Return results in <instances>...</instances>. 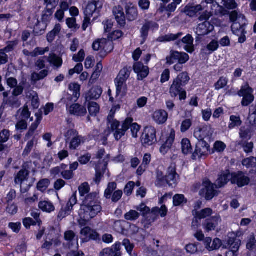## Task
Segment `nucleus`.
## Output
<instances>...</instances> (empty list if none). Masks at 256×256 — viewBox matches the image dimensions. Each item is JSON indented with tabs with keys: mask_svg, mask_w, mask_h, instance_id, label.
I'll list each match as a JSON object with an SVG mask.
<instances>
[{
	"mask_svg": "<svg viewBox=\"0 0 256 256\" xmlns=\"http://www.w3.org/2000/svg\"><path fill=\"white\" fill-rule=\"evenodd\" d=\"M114 112L111 110L107 118V121L110 124L111 130L114 131V136L116 140H120L124 135L126 132L130 128L134 138L138 136L137 134L140 130V126L136 123H132L133 119L128 118L123 122L122 128H120V122L114 119Z\"/></svg>",
	"mask_w": 256,
	"mask_h": 256,
	"instance_id": "1",
	"label": "nucleus"
},
{
	"mask_svg": "<svg viewBox=\"0 0 256 256\" xmlns=\"http://www.w3.org/2000/svg\"><path fill=\"white\" fill-rule=\"evenodd\" d=\"M102 206L96 192L86 196L81 206L80 215L86 220L94 218L102 210Z\"/></svg>",
	"mask_w": 256,
	"mask_h": 256,
	"instance_id": "2",
	"label": "nucleus"
},
{
	"mask_svg": "<svg viewBox=\"0 0 256 256\" xmlns=\"http://www.w3.org/2000/svg\"><path fill=\"white\" fill-rule=\"evenodd\" d=\"M190 80V76L186 72H183L179 74L174 80L170 88V93L171 96L176 97L183 90L182 87L188 84Z\"/></svg>",
	"mask_w": 256,
	"mask_h": 256,
	"instance_id": "3",
	"label": "nucleus"
},
{
	"mask_svg": "<svg viewBox=\"0 0 256 256\" xmlns=\"http://www.w3.org/2000/svg\"><path fill=\"white\" fill-rule=\"evenodd\" d=\"M238 18V13L236 11L232 12L230 14V20L233 22L232 26V30L234 34L238 37V42L244 43L246 40L244 26L240 25V23L236 22Z\"/></svg>",
	"mask_w": 256,
	"mask_h": 256,
	"instance_id": "4",
	"label": "nucleus"
},
{
	"mask_svg": "<svg viewBox=\"0 0 256 256\" xmlns=\"http://www.w3.org/2000/svg\"><path fill=\"white\" fill-rule=\"evenodd\" d=\"M66 139V144L70 142V149L74 150L78 147L82 142H84L83 138L78 134V132L74 129H71L66 132L64 135Z\"/></svg>",
	"mask_w": 256,
	"mask_h": 256,
	"instance_id": "5",
	"label": "nucleus"
},
{
	"mask_svg": "<svg viewBox=\"0 0 256 256\" xmlns=\"http://www.w3.org/2000/svg\"><path fill=\"white\" fill-rule=\"evenodd\" d=\"M216 188V184L214 185L209 180H206L202 182L200 194L204 196L206 200H211L218 194V192L215 190Z\"/></svg>",
	"mask_w": 256,
	"mask_h": 256,
	"instance_id": "6",
	"label": "nucleus"
},
{
	"mask_svg": "<svg viewBox=\"0 0 256 256\" xmlns=\"http://www.w3.org/2000/svg\"><path fill=\"white\" fill-rule=\"evenodd\" d=\"M227 246L224 247L226 248H230L228 252H232L234 254H238L241 244L240 240L237 238V234L234 232H231L228 234L226 240Z\"/></svg>",
	"mask_w": 256,
	"mask_h": 256,
	"instance_id": "7",
	"label": "nucleus"
},
{
	"mask_svg": "<svg viewBox=\"0 0 256 256\" xmlns=\"http://www.w3.org/2000/svg\"><path fill=\"white\" fill-rule=\"evenodd\" d=\"M117 184L114 182H110L108 185L106 189L105 190L104 196V197L109 199L112 198V200L114 202H118L122 196V192L121 190L115 191L112 194V192L116 189Z\"/></svg>",
	"mask_w": 256,
	"mask_h": 256,
	"instance_id": "8",
	"label": "nucleus"
},
{
	"mask_svg": "<svg viewBox=\"0 0 256 256\" xmlns=\"http://www.w3.org/2000/svg\"><path fill=\"white\" fill-rule=\"evenodd\" d=\"M252 88L248 84L242 86L238 92V96L243 97L242 102V106H246L254 101V96L252 94Z\"/></svg>",
	"mask_w": 256,
	"mask_h": 256,
	"instance_id": "9",
	"label": "nucleus"
},
{
	"mask_svg": "<svg viewBox=\"0 0 256 256\" xmlns=\"http://www.w3.org/2000/svg\"><path fill=\"white\" fill-rule=\"evenodd\" d=\"M142 142L144 144L151 146L156 142V130L152 126H146L142 136Z\"/></svg>",
	"mask_w": 256,
	"mask_h": 256,
	"instance_id": "10",
	"label": "nucleus"
},
{
	"mask_svg": "<svg viewBox=\"0 0 256 256\" xmlns=\"http://www.w3.org/2000/svg\"><path fill=\"white\" fill-rule=\"evenodd\" d=\"M189 60V56L185 52H180L171 50L170 56L166 58V63L172 64L176 61L180 63H186Z\"/></svg>",
	"mask_w": 256,
	"mask_h": 256,
	"instance_id": "11",
	"label": "nucleus"
},
{
	"mask_svg": "<svg viewBox=\"0 0 256 256\" xmlns=\"http://www.w3.org/2000/svg\"><path fill=\"white\" fill-rule=\"evenodd\" d=\"M214 130L208 126L202 128H196L194 132V136L200 141H204L205 138L210 139L212 136Z\"/></svg>",
	"mask_w": 256,
	"mask_h": 256,
	"instance_id": "12",
	"label": "nucleus"
},
{
	"mask_svg": "<svg viewBox=\"0 0 256 256\" xmlns=\"http://www.w3.org/2000/svg\"><path fill=\"white\" fill-rule=\"evenodd\" d=\"M210 146L206 141H200L196 144V150L192 154V158L196 160L207 154L209 151Z\"/></svg>",
	"mask_w": 256,
	"mask_h": 256,
	"instance_id": "13",
	"label": "nucleus"
},
{
	"mask_svg": "<svg viewBox=\"0 0 256 256\" xmlns=\"http://www.w3.org/2000/svg\"><path fill=\"white\" fill-rule=\"evenodd\" d=\"M102 6V1L98 0L89 2L84 10V16L91 17L94 13H98Z\"/></svg>",
	"mask_w": 256,
	"mask_h": 256,
	"instance_id": "14",
	"label": "nucleus"
},
{
	"mask_svg": "<svg viewBox=\"0 0 256 256\" xmlns=\"http://www.w3.org/2000/svg\"><path fill=\"white\" fill-rule=\"evenodd\" d=\"M178 176L176 172V166L174 164H172L168 168V174L166 176V184L172 186L176 183Z\"/></svg>",
	"mask_w": 256,
	"mask_h": 256,
	"instance_id": "15",
	"label": "nucleus"
},
{
	"mask_svg": "<svg viewBox=\"0 0 256 256\" xmlns=\"http://www.w3.org/2000/svg\"><path fill=\"white\" fill-rule=\"evenodd\" d=\"M108 161V158H104L102 162L100 161L98 164L96 166V174L94 178V181L96 183L98 184L100 182L103 174L105 172Z\"/></svg>",
	"mask_w": 256,
	"mask_h": 256,
	"instance_id": "16",
	"label": "nucleus"
},
{
	"mask_svg": "<svg viewBox=\"0 0 256 256\" xmlns=\"http://www.w3.org/2000/svg\"><path fill=\"white\" fill-rule=\"evenodd\" d=\"M70 94L67 98L68 102H76L80 96V85L77 84H70L69 85Z\"/></svg>",
	"mask_w": 256,
	"mask_h": 256,
	"instance_id": "17",
	"label": "nucleus"
},
{
	"mask_svg": "<svg viewBox=\"0 0 256 256\" xmlns=\"http://www.w3.org/2000/svg\"><path fill=\"white\" fill-rule=\"evenodd\" d=\"M112 12L118 24L120 26H124L126 24V16L122 8L120 6H115L112 9Z\"/></svg>",
	"mask_w": 256,
	"mask_h": 256,
	"instance_id": "18",
	"label": "nucleus"
},
{
	"mask_svg": "<svg viewBox=\"0 0 256 256\" xmlns=\"http://www.w3.org/2000/svg\"><path fill=\"white\" fill-rule=\"evenodd\" d=\"M214 30V26L208 21L199 24L196 28V34L198 36H204L208 34Z\"/></svg>",
	"mask_w": 256,
	"mask_h": 256,
	"instance_id": "19",
	"label": "nucleus"
},
{
	"mask_svg": "<svg viewBox=\"0 0 256 256\" xmlns=\"http://www.w3.org/2000/svg\"><path fill=\"white\" fill-rule=\"evenodd\" d=\"M67 109L71 114L76 116H82L86 114V108L78 104H75L71 105L69 108L68 104H66Z\"/></svg>",
	"mask_w": 256,
	"mask_h": 256,
	"instance_id": "20",
	"label": "nucleus"
},
{
	"mask_svg": "<svg viewBox=\"0 0 256 256\" xmlns=\"http://www.w3.org/2000/svg\"><path fill=\"white\" fill-rule=\"evenodd\" d=\"M134 70L138 74V80H142L148 74V68L141 62H136L134 65Z\"/></svg>",
	"mask_w": 256,
	"mask_h": 256,
	"instance_id": "21",
	"label": "nucleus"
},
{
	"mask_svg": "<svg viewBox=\"0 0 256 256\" xmlns=\"http://www.w3.org/2000/svg\"><path fill=\"white\" fill-rule=\"evenodd\" d=\"M221 221L219 216H212L210 219H207L203 224V226L207 232L215 230L218 223Z\"/></svg>",
	"mask_w": 256,
	"mask_h": 256,
	"instance_id": "22",
	"label": "nucleus"
},
{
	"mask_svg": "<svg viewBox=\"0 0 256 256\" xmlns=\"http://www.w3.org/2000/svg\"><path fill=\"white\" fill-rule=\"evenodd\" d=\"M250 178L244 175L242 172H238L237 174L233 176L232 178V184H236L239 187H242L248 184Z\"/></svg>",
	"mask_w": 256,
	"mask_h": 256,
	"instance_id": "23",
	"label": "nucleus"
},
{
	"mask_svg": "<svg viewBox=\"0 0 256 256\" xmlns=\"http://www.w3.org/2000/svg\"><path fill=\"white\" fill-rule=\"evenodd\" d=\"M193 42L194 38L190 34H188L182 39V41L176 42V44L177 45H180L181 43L186 44L184 47V50L188 52L192 53L194 51Z\"/></svg>",
	"mask_w": 256,
	"mask_h": 256,
	"instance_id": "24",
	"label": "nucleus"
},
{
	"mask_svg": "<svg viewBox=\"0 0 256 256\" xmlns=\"http://www.w3.org/2000/svg\"><path fill=\"white\" fill-rule=\"evenodd\" d=\"M168 114L166 111L160 110L154 112L152 114V118L158 124H163L166 122Z\"/></svg>",
	"mask_w": 256,
	"mask_h": 256,
	"instance_id": "25",
	"label": "nucleus"
},
{
	"mask_svg": "<svg viewBox=\"0 0 256 256\" xmlns=\"http://www.w3.org/2000/svg\"><path fill=\"white\" fill-rule=\"evenodd\" d=\"M203 10L200 4L196 5H187L184 10V12L186 15L190 17L196 16L198 13L202 11Z\"/></svg>",
	"mask_w": 256,
	"mask_h": 256,
	"instance_id": "26",
	"label": "nucleus"
},
{
	"mask_svg": "<svg viewBox=\"0 0 256 256\" xmlns=\"http://www.w3.org/2000/svg\"><path fill=\"white\" fill-rule=\"evenodd\" d=\"M102 92V88L99 86H96L92 88L86 95L87 101L92 100H97L101 96Z\"/></svg>",
	"mask_w": 256,
	"mask_h": 256,
	"instance_id": "27",
	"label": "nucleus"
},
{
	"mask_svg": "<svg viewBox=\"0 0 256 256\" xmlns=\"http://www.w3.org/2000/svg\"><path fill=\"white\" fill-rule=\"evenodd\" d=\"M29 174V171L26 169H22L20 170L15 176V184H22L23 182H28Z\"/></svg>",
	"mask_w": 256,
	"mask_h": 256,
	"instance_id": "28",
	"label": "nucleus"
},
{
	"mask_svg": "<svg viewBox=\"0 0 256 256\" xmlns=\"http://www.w3.org/2000/svg\"><path fill=\"white\" fill-rule=\"evenodd\" d=\"M126 16L128 20L132 21L138 17V10L132 4H127L126 6Z\"/></svg>",
	"mask_w": 256,
	"mask_h": 256,
	"instance_id": "29",
	"label": "nucleus"
},
{
	"mask_svg": "<svg viewBox=\"0 0 256 256\" xmlns=\"http://www.w3.org/2000/svg\"><path fill=\"white\" fill-rule=\"evenodd\" d=\"M232 177L233 176L230 174L229 172L222 174L216 180V187L220 188L224 186L228 180H230L232 181Z\"/></svg>",
	"mask_w": 256,
	"mask_h": 256,
	"instance_id": "30",
	"label": "nucleus"
},
{
	"mask_svg": "<svg viewBox=\"0 0 256 256\" xmlns=\"http://www.w3.org/2000/svg\"><path fill=\"white\" fill-rule=\"evenodd\" d=\"M158 208H155L152 210L146 212V214L144 216L147 224H150L157 218L158 216Z\"/></svg>",
	"mask_w": 256,
	"mask_h": 256,
	"instance_id": "31",
	"label": "nucleus"
},
{
	"mask_svg": "<svg viewBox=\"0 0 256 256\" xmlns=\"http://www.w3.org/2000/svg\"><path fill=\"white\" fill-rule=\"evenodd\" d=\"M46 26L47 24L45 22L43 21L40 22L38 20L34 28L33 32L35 36H41L45 32Z\"/></svg>",
	"mask_w": 256,
	"mask_h": 256,
	"instance_id": "32",
	"label": "nucleus"
},
{
	"mask_svg": "<svg viewBox=\"0 0 256 256\" xmlns=\"http://www.w3.org/2000/svg\"><path fill=\"white\" fill-rule=\"evenodd\" d=\"M115 82L116 88V96H118L119 95H121L122 96H123L126 93V82L118 80L116 78L115 80Z\"/></svg>",
	"mask_w": 256,
	"mask_h": 256,
	"instance_id": "33",
	"label": "nucleus"
},
{
	"mask_svg": "<svg viewBox=\"0 0 256 256\" xmlns=\"http://www.w3.org/2000/svg\"><path fill=\"white\" fill-rule=\"evenodd\" d=\"M38 207L42 211L49 213L54 211L55 209L52 202L46 200L40 201L38 204Z\"/></svg>",
	"mask_w": 256,
	"mask_h": 256,
	"instance_id": "34",
	"label": "nucleus"
},
{
	"mask_svg": "<svg viewBox=\"0 0 256 256\" xmlns=\"http://www.w3.org/2000/svg\"><path fill=\"white\" fill-rule=\"evenodd\" d=\"M131 72H132L131 67L130 66H129V67L126 66V67L124 68L122 70H120L116 78L118 80H120L123 82L124 81L126 82V80L130 77Z\"/></svg>",
	"mask_w": 256,
	"mask_h": 256,
	"instance_id": "35",
	"label": "nucleus"
},
{
	"mask_svg": "<svg viewBox=\"0 0 256 256\" xmlns=\"http://www.w3.org/2000/svg\"><path fill=\"white\" fill-rule=\"evenodd\" d=\"M212 210L210 208H206L202 210L200 212H196L193 210L192 214L193 215L196 216L197 218H198L199 220L205 218L206 217L210 216L212 214Z\"/></svg>",
	"mask_w": 256,
	"mask_h": 256,
	"instance_id": "36",
	"label": "nucleus"
},
{
	"mask_svg": "<svg viewBox=\"0 0 256 256\" xmlns=\"http://www.w3.org/2000/svg\"><path fill=\"white\" fill-rule=\"evenodd\" d=\"M108 128L104 132L98 136L96 138L97 140L102 142L103 145L107 144V140L108 136L110 134V124L108 122Z\"/></svg>",
	"mask_w": 256,
	"mask_h": 256,
	"instance_id": "37",
	"label": "nucleus"
},
{
	"mask_svg": "<svg viewBox=\"0 0 256 256\" xmlns=\"http://www.w3.org/2000/svg\"><path fill=\"white\" fill-rule=\"evenodd\" d=\"M182 150L184 154H188L191 153L192 148L190 141L188 138H184L182 142Z\"/></svg>",
	"mask_w": 256,
	"mask_h": 256,
	"instance_id": "38",
	"label": "nucleus"
},
{
	"mask_svg": "<svg viewBox=\"0 0 256 256\" xmlns=\"http://www.w3.org/2000/svg\"><path fill=\"white\" fill-rule=\"evenodd\" d=\"M61 30L60 24L55 26L54 28L47 34V40L50 42H52L55 38L56 36L59 34Z\"/></svg>",
	"mask_w": 256,
	"mask_h": 256,
	"instance_id": "39",
	"label": "nucleus"
},
{
	"mask_svg": "<svg viewBox=\"0 0 256 256\" xmlns=\"http://www.w3.org/2000/svg\"><path fill=\"white\" fill-rule=\"evenodd\" d=\"M140 214L135 210H130L124 216V218L127 220L134 221L140 217Z\"/></svg>",
	"mask_w": 256,
	"mask_h": 256,
	"instance_id": "40",
	"label": "nucleus"
},
{
	"mask_svg": "<svg viewBox=\"0 0 256 256\" xmlns=\"http://www.w3.org/2000/svg\"><path fill=\"white\" fill-rule=\"evenodd\" d=\"M230 123L228 124V128L232 129L236 126H239L242 124V122L239 116H230Z\"/></svg>",
	"mask_w": 256,
	"mask_h": 256,
	"instance_id": "41",
	"label": "nucleus"
},
{
	"mask_svg": "<svg viewBox=\"0 0 256 256\" xmlns=\"http://www.w3.org/2000/svg\"><path fill=\"white\" fill-rule=\"evenodd\" d=\"M182 35V32H178L177 34H170L166 35L164 36L159 38L158 40L159 42H162L165 41L174 40Z\"/></svg>",
	"mask_w": 256,
	"mask_h": 256,
	"instance_id": "42",
	"label": "nucleus"
},
{
	"mask_svg": "<svg viewBox=\"0 0 256 256\" xmlns=\"http://www.w3.org/2000/svg\"><path fill=\"white\" fill-rule=\"evenodd\" d=\"M102 44L103 45L102 50H104L106 53L110 52L114 48L113 43L112 41L103 39L102 40Z\"/></svg>",
	"mask_w": 256,
	"mask_h": 256,
	"instance_id": "43",
	"label": "nucleus"
},
{
	"mask_svg": "<svg viewBox=\"0 0 256 256\" xmlns=\"http://www.w3.org/2000/svg\"><path fill=\"white\" fill-rule=\"evenodd\" d=\"M242 164L247 168H254L256 166V158L251 156L245 158L242 160Z\"/></svg>",
	"mask_w": 256,
	"mask_h": 256,
	"instance_id": "44",
	"label": "nucleus"
},
{
	"mask_svg": "<svg viewBox=\"0 0 256 256\" xmlns=\"http://www.w3.org/2000/svg\"><path fill=\"white\" fill-rule=\"evenodd\" d=\"M88 110L91 116H95L99 112L100 108L97 103L91 102L89 103Z\"/></svg>",
	"mask_w": 256,
	"mask_h": 256,
	"instance_id": "45",
	"label": "nucleus"
},
{
	"mask_svg": "<svg viewBox=\"0 0 256 256\" xmlns=\"http://www.w3.org/2000/svg\"><path fill=\"white\" fill-rule=\"evenodd\" d=\"M228 80L223 76L220 77L218 80L214 84V88L216 90H219L225 87L228 84Z\"/></svg>",
	"mask_w": 256,
	"mask_h": 256,
	"instance_id": "46",
	"label": "nucleus"
},
{
	"mask_svg": "<svg viewBox=\"0 0 256 256\" xmlns=\"http://www.w3.org/2000/svg\"><path fill=\"white\" fill-rule=\"evenodd\" d=\"M50 180L48 179L44 178L40 180L37 184V188L40 191L45 190L48 186Z\"/></svg>",
	"mask_w": 256,
	"mask_h": 256,
	"instance_id": "47",
	"label": "nucleus"
},
{
	"mask_svg": "<svg viewBox=\"0 0 256 256\" xmlns=\"http://www.w3.org/2000/svg\"><path fill=\"white\" fill-rule=\"evenodd\" d=\"M186 202V200H185L184 196L182 194H177L173 198V202L175 206H180L182 204Z\"/></svg>",
	"mask_w": 256,
	"mask_h": 256,
	"instance_id": "48",
	"label": "nucleus"
},
{
	"mask_svg": "<svg viewBox=\"0 0 256 256\" xmlns=\"http://www.w3.org/2000/svg\"><path fill=\"white\" fill-rule=\"evenodd\" d=\"M90 190V186L87 182L82 184L78 187V191L81 196H84L86 194L89 192Z\"/></svg>",
	"mask_w": 256,
	"mask_h": 256,
	"instance_id": "49",
	"label": "nucleus"
},
{
	"mask_svg": "<svg viewBox=\"0 0 256 256\" xmlns=\"http://www.w3.org/2000/svg\"><path fill=\"white\" fill-rule=\"evenodd\" d=\"M36 142V140L34 138H33L32 140L29 141L28 142L25 149L24 150L23 154L25 156L28 155L33 148L34 143Z\"/></svg>",
	"mask_w": 256,
	"mask_h": 256,
	"instance_id": "50",
	"label": "nucleus"
},
{
	"mask_svg": "<svg viewBox=\"0 0 256 256\" xmlns=\"http://www.w3.org/2000/svg\"><path fill=\"white\" fill-rule=\"evenodd\" d=\"M114 245L111 248H107L103 249L100 253V256H114Z\"/></svg>",
	"mask_w": 256,
	"mask_h": 256,
	"instance_id": "51",
	"label": "nucleus"
},
{
	"mask_svg": "<svg viewBox=\"0 0 256 256\" xmlns=\"http://www.w3.org/2000/svg\"><path fill=\"white\" fill-rule=\"evenodd\" d=\"M250 130L248 128L242 127L240 130V138L245 139L250 137Z\"/></svg>",
	"mask_w": 256,
	"mask_h": 256,
	"instance_id": "52",
	"label": "nucleus"
},
{
	"mask_svg": "<svg viewBox=\"0 0 256 256\" xmlns=\"http://www.w3.org/2000/svg\"><path fill=\"white\" fill-rule=\"evenodd\" d=\"M246 247L248 249L250 250H254L256 249V240L254 236H250L248 240Z\"/></svg>",
	"mask_w": 256,
	"mask_h": 256,
	"instance_id": "53",
	"label": "nucleus"
},
{
	"mask_svg": "<svg viewBox=\"0 0 256 256\" xmlns=\"http://www.w3.org/2000/svg\"><path fill=\"white\" fill-rule=\"evenodd\" d=\"M48 62L58 68L60 67L62 63V58L56 56L55 55L50 57L48 59Z\"/></svg>",
	"mask_w": 256,
	"mask_h": 256,
	"instance_id": "54",
	"label": "nucleus"
},
{
	"mask_svg": "<svg viewBox=\"0 0 256 256\" xmlns=\"http://www.w3.org/2000/svg\"><path fill=\"white\" fill-rule=\"evenodd\" d=\"M224 6L228 10L235 9L238 4L234 0H222Z\"/></svg>",
	"mask_w": 256,
	"mask_h": 256,
	"instance_id": "55",
	"label": "nucleus"
},
{
	"mask_svg": "<svg viewBox=\"0 0 256 256\" xmlns=\"http://www.w3.org/2000/svg\"><path fill=\"white\" fill-rule=\"evenodd\" d=\"M166 184V176H163L162 172H157V179L156 180V184L159 186H162Z\"/></svg>",
	"mask_w": 256,
	"mask_h": 256,
	"instance_id": "56",
	"label": "nucleus"
},
{
	"mask_svg": "<svg viewBox=\"0 0 256 256\" xmlns=\"http://www.w3.org/2000/svg\"><path fill=\"white\" fill-rule=\"evenodd\" d=\"M10 132L7 130H4L0 132V142L1 144L6 142L9 139Z\"/></svg>",
	"mask_w": 256,
	"mask_h": 256,
	"instance_id": "57",
	"label": "nucleus"
},
{
	"mask_svg": "<svg viewBox=\"0 0 256 256\" xmlns=\"http://www.w3.org/2000/svg\"><path fill=\"white\" fill-rule=\"evenodd\" d=\"M135 183L134 182H129L126 186L124 188V192L127 196L130 195L133 189L135 186Z\"/></svg>",
	"mask_w": 256,
	"mask_h": 256,
	"instance_id": "58",
	"label": "nucleus"
},
{
	"mask_svg": "<svg viewBox=\"0 0 256 256\" xmlns=\"http://www.w3.org/2000/svg\"><path fill=\"white\" fill-rule=\"evenodd\" d=\"M72 210V208H69L67 206H66L64 208H62L58 214V218L62 219L66 217L67 216L70 214V212Z\"/></svg>",
	"mask_w": 256,
	"mask_h": 256,
	"instance_id": "59",
	"label": "nucleus"
},
{
	"mask_svg": "<svg viewBox=\"0 0 256 256\" xmlns=\"http://www.w3.org/2000/svg\"><path fill=\"white\" fill-rule=\"evenodd\" d=\"M8 104L12 108H18L21 104L20 102L16 98H10L7 102Z\"/></svg>",
	"mask_w": 256,
	"mask_h": 256,
	"instance_id": "60",
	"label": "nucleus"
},
{
	"mask_svg": "<svg viewBox=\"0 0 256 256\" xmlns=\"http://www.w3.org/2000/svg\"><path fill=\"white\" fill-rule=\"evenodd\" d=\"M18 112H20L22 118L28 119L30 116V113L29 112L28 106H25L22 110V108L20 109Z\"/></svg>",
	"mask_w": 256,
	"mask_h": 256,
	"instance_id": "61",
	"label": "nucleus"
},
{
	"mask_svg": "<svg viewBox=\"0 0 256 256\" xmlns=\"http://www.w3.org/2000/svg\"><path fill=\"white\" fill-rule=\"evenodd\" d=\"M66 24L68 28L77 30L79 28L80 26L76 24V20L74 18H68L66 20Z\"/></svg>",
	"mask_w": 256,
	"mask_h": 256,
	"instance_id": "62",
	"label": "nucleus"
},
{
	"mask_svg": "<svg viewBox=\"0 0 256 256\" xmlns=\"http://www.w3.org/2000/svg\"><path fill=\"white\" fill-rule=\"evenodd\" d=\"M85 56V53L83 50H80L77 54H74L72 59L76 62H82Z\"/></svg>",
	"mask_w": 256,
	"mask_h": 256,
	"instance_id": "63",
	"label": "nucleus"
},
{
	"mask_svg": "<svg viewBox=\"0 0 256 256\" xmlns=\"http://www.w3.org/2000/svg\"><path fill=\"white\" fill-rule=\"evenodd\" d=\"M218 41L212 40L209 44L207 45L206 48L208 50L213 52L218 50Z\"/></svg>",
	"mask_w": 256,
	"mask_h": 256,
	"instance_id": "64",
	"label": "nucleus"
}]
</instances>
